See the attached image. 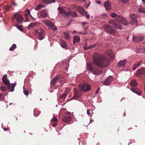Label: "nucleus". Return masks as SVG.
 Segmentation results:
<instances>
[{"mask_svg": "<svg viewBox=\"0 0 145 145\" xmlns=\"http://www.w3.org/2000/svg\"><path fill=\"white\" fill-rule=\"evenodd\" d=\"M93 63L97 66L104 68L109 65L110 61L103 55L95 54L93 56Z\"/></svg>", "mask_w": 145, "mask_h": 145, "instance_id": "f257e3e1", "label": "nucleus"}, {"mask_svg": "<svg viewBox=\"0 0 145 145\" xmlns=\"http://www.w3.org/2000/svg\"><path fill=\"white\" fill-rule=\"evenodd\" d=\"M42 22L47 26L49 27V29H50L54 31L57 30V27H54V24L51 21L45 19L43 20Z\"/></svg>", "mask_w": 145, "mask_h": 145, "instance_id": "f03ea898", "label": "nucleus"}, {"mask_svg": "<svg viewBox=\"0 0 145 145\" xmlns=\"http://www.w3.org/2000/svg\"><path fill=\"white\" fill-rule=\"evenodd\" d=\"M129 16V18H131L130 24L132 25H135L137 26L138 23V21L137 20V15L135 14H130Z\"/></svg>", "mask_w": 145, "mask_h": 145, "instance_id": "7ed1b4c3", "label": "nucleus"}, {"mask_svg": "<svg viewBox=\"0 0 145 145\" xmlns=\"http://www.w3.org/2000/svg\"><path fill=\"white\" fill-rule=\"evenodd\" d=\"M105 31L107 33L114 35L116 32V30L113 29L110 25H105L104 26Z\"/></svg>", "mask_w": 145, "mask_h": 145, "instance_id": "20e7f679", "label": "nucleus"}, {"mask_svg": "<svg viewBox=\"0 0 145 145\" xmlns=\"http://www.w3.org/2000/svg\"><path fill=\"white\" fill-rule=\"evenodd\" d=\"M78 10L82 16H84L87 19L89 18L90 17L89 15L88 14L87 11L85 12V9L83 7H78Z\"/></svg>", "mask_w": 145, "mask_h": 145, "instance_id": "39448f33", "label": "nucleus"}, {"mask_svg": "<svg viewBox=\"0 0 145 145\" xmlns=\"http://www.w3.org/2000/svg\"><path fill=\"white\" fill-rule=\"evenodd\" d=\"M14 16L18 23L21 24L22 23L23 20V18L21 14H19L18 13H16L14 14Z\"/></svg>", "mask_w": 145, "mask_h": 145, "instance_id": "423d86ee", "label": "nucleus"}, {"mask_svg": "<svg viewBox=\"0 0 145 145\" xmlns=\"http://www.w3.org/2000/svg\"><path fill=\"white\" fill-rule=\"evenodd\" d=\"M117 20L119 22L121 23L125 26L127 25L128 24V22L124 18L120 16H118Z\"/></svg>", "mask_w": 145, "mask_h": 145, "instance_id": "0eeeda50", "label": "nucleus"}, {"mask_svg": "<svg viewBox=\"0 0 145 145\" xmlns=\"http://www.w3.org/2000/svg\"><path fill=\"white\" fill-rule=\"evenodd\" d=\"M113 80V78L111 76H109L107 77L103 83L104 85H108L110 84Z\"/></svg>", "mask_w": 145, "mask_h": 145, "instance_id": "6e6552de", "label": "nucleus"}, {"mask_svg": "<svg viewBox=\"0 0 145 145\" xmlns=\"http://www.w3.org/2000/svg\"><path fill=\"white\" fill-rule=\"evenodd\" d=\"M144 39L143 36H139L137 37H134L133 35V40L135 43H138L142 41Z\"/></svg>", "mask_w": 145, "mask_h": 145, "instance_id": "1a4fd4ad", "label": "nucleus"}, {"mask_svg": "<svg viewBox=\"0 0 145 145\" xmlns=\"http://www.w3.org/2000/svg\"><path fill=\"white\" fill-rule=\"evenodd\" d=\"M105 54L106 56H109V57H110L112 60L115 57L114 54L113 53L111 49L108 50L106 51Z\"/></svg>", "mask_w": 145, "mask_h": 145, "instance_id": "9d476101", "label": "nucleus"}, {"mask_svg": "<svg viewBox=\"0 0 145 145\" xmlns=\"http://www.w3.org/2000/svg\"><path fill=\"white\" fill-rule=\"evenodd\" d=\"M104 6L106 10L109 11L111 9V3L109 1H107L105 2Z\"/></svg>", "mask_w": 145, "mask_h": 145, "instance_id": "9b49d317", "label": "nucleus"}, {"mask_svg": "<svg viewBox=\"0 0 145 145\" xmlns=\"http://www.w3.org/2000/svg\"><path fill=\"white\" fill-rule=\"evenodd\" d=\"M102 72L103 71L101 70L94 68L93 71H91V73L95 75L99 76L101 74Z\"/></svg>", "mask_w": 145, "mask_h": 145, "instance_id": "f8f14e48", "label": "nucleus"}, {"mask_svg": "<svg viewBox=\"0 0 145 145\" xmlns=\"http://www.w3.org/2000/svg\"><path fill=\"white\" fill-rule=\"evenodd\" d=\"M145 74V69L144 68H141L138 70L136 72V75L138 76H140Z\"/></svg>", "mask_w": 145, "mask_h": 145, "instance_id": "ddd939ff", "label": "nucleus"}, {"mask_svg": "<svg viewBox=\"0 0 145 145\" xmlns=\"http://www.w3.org/2000/svg\"><path fill=\"white\" fill-rule=\"evenodd\" d=\"M81 89L84 92L89 91L91 89L90 86L87 84L83 85L81 87Z\"/></svg>", "mask_w": 145, "mask_h": 145, "instance_id": "4468645a", "label": "nucleus"}, {"mask_svg": "<svg viewBox=\"0 0 145 145\" xmlns=\"http://www.w3.org/2000/svg\"><path fill=\"white\" fill-rule=\"evenodd\" d=\"M7 75L6 74H5L3 77L2 79L3 83L6 86H8L9 85L10 82L7 78Z\"/></svg>", "mask_w": 145, "mask_h": 145, "instance_id": "2eb2a0df", "label": "nucleus"}, {"mask_svg": "<svg viewBox=\"0 0 145 145\" xmlns=\"http://www.w3.org/2000/svg\"><path fill=\"white\" fill-rule=\"evenodd\" d=\"M16 85V82H14V83H12L11 85H10V83L9 85L7 86L8 89L9 90V91H13L14 90V88Z\"/></svg>", "mask_w": 145, "mask_h": 145, "instance_id": "dca6fc26", "label": "nucleus"}, {"mask_svg": "<svg viewBox=\"0 0 145 145\" xmlns=\"http://www.w3.org/2000/svg\"><path fill=\"white\" fill-rule=\"evenodd\" d=\"M68 115L65 116L64 117V122H69L71 119V118L70 116V113L69 112L68 113Z\"/></svg>", "mask_w": 145, "mask_h": 145, "instance_id": "f3484780", "label": "nucleus"}, {"mask_svg": "<svg viewBox=\"0 0 145 145\" xmlns=\"http://www.w3.org/2000/svg\"><path fill=\"white\" fill-rule=\"evenodd\" d=\"M126 59L120 61L118 63V67H124L126 63Z\"/></svg>", "mask_w": 145, "mask_h": 145, "instance_id": "a211bd4d", "label": "nucleus"}, {"mask_svg": "<svg viewBox=\"0 0 145 145\" xmlns=\"http://www.w3.org/2000/svg\"><path fill=\"white\" fill-rule=\"evenodd\" d=\"M93 69L94 68L91 63H89L87 64V66L86 68V69L87 70L90 71L91 72Z\"/></svg>", "mask_w": 145, "mask_h": 145, "instance_id": "6ab92c4d", "label": "nucleus"}, {"mask_svg": "<svg viewBox=\"0 0 145 145\" xmlns=\"http://www.w3.org/2000/svg\"><path fill=\"white\" fill-rule=\"evenodd\" d=\"M73 43L75 44L79 42L80 40V38L79 36L75 35L73 37Z\"/></svg>", "mask_w": 145, "mask_h": 145, "instance_id": "aec40b11", "label": "nucleus"}, {"mask_svg": "<svg viewBox=\"0 0 145 145\" xmlns=\"http://www.w3.org/2000/svg\"><path fill=\"white\" fill-rule=\"evenodd\" d=\"M142 61V60H141L137 62L134 64L133 67V71L135 70L137 67L140 65Z\"/></svg>", "mask_w": 145, "mask_h": 145, "instance_id": "412c9836", "label": "nucleus"}, {"mask_svg": "<svg viewBox=\"0 0 145 145\" xmlns=\"http://www.w3.org/2000/svg\"><path fill=\"white\" fill-rule=\"evenodd\" d=\"M39 24L36 22L31 23L28 25L27 27V28L28 29H30L37 26Z\"/></svg>", "mask_w": 145, "mask_h": 145, "instance_id": "4be33fe9", "label": "nucleus"}, {"mask_svg": "<svg viewBox=\"0 0 145 145\" xmlns=\"http://www.w3.org/2000/svg\"><path fill=\"white\" fill-rule=\"evenodd\" d=\"M44 33V31L42 30H41L40 32L38 33V35L40 40H42L44 38L43 35Z\"/></svg>", "mask_w": 145, "mask_h": 145, "instance_id": "5701e85b", "label": "nucleus"}, {"mask_svg": "<svg viewBox=\"0 0 145 145\" xmlns=\"http://www.w3.org/2000/svg\"><path fill=\"white\" fill-rule=\"evenodd\" d=\"M64 38L67 40L70 41L71 39L70 35L67 33L64 32Z\"/></svg>", "mask_w": 145, "mask_h": 145, "instance_id": "b1692460", "label": "nucleus"}, {"mask_svg": "<svg viewBox=\"0 0 145 145\" xmlns=\"http://www.w3.org/2000/svg\"><path fill=\"white\" fill-rule=\"evenodd\" d=\"M40 15L42 18H45L47 16V14L45 10H43L40 12Z\"/></svg>", "mask_w": 145, "mask_h": 145, "instance_id": "393cba45", "label": "nucleus"}, {"mask_svg": "<svg viewBox=\"0 0 145 145\" xmlns=\"http://www.w3.org/2000/svg\"><path fill=\"white\" fill-rule=\"evenodd\" d=\"M58 78L57 77L54 78L51 81L50 83L51 85L54 86L56 82H57Z\"/></svg>", "mask_w": 145, "mask_h": 145, "instance_id": "a878e982", "label": "nucleus"}, {"mask_svg": "<svg viewBox=\"0 0 145 145\" xmlns=\"http://www.w3.org/2000/svg\"><path fill=\"white\" fill-rule=\"evenodd\" d=\"M130 83L131 86L132 87L136 86L137 84V82L135 80L131 81Z\"/></svg>", "mask_w": 145, "mask_h": 145, "instance_id": "bb28decb", "label": "nucleus"}, {"mask_svg": "<svg viewBox=\"0 0 145 145\" xmlns=\"http://www.w3.org/2000/svg\"><path fill=\"white\" fill-rule=\"evenodd\" d=\"M70 16L73 17H76L78 16L77 13L74 12H71Z\"/></svg>", "mask_w": 145, "mask_h": 145, "instance_id": "cd10ccee", "label": "nucleus"}, {"mask_svg": "<svg viewBox=\"0 0 145 145\" xmlns=\"http://www.w3.org/2000/svg\"><path fill=\"white\" fill-rule=\"evenodd\" d=\"M138 12H142L145 14V9L143 8H140L138 10Z\"/></svg>", "mask_w": 145, "mask_h": 145, "instance_id": "c85d7f7f", "label": "nucleus"}, {"mask_svg": "<svg viewBox=\"0 0 145 145\" xmlns=\"http://www.w3.org/2000/svg\"><path fill=\"white\" fill-rule=\"evenodd\" d=\"M23 92L25 95H28L29 94V92L28 90H26L24 86L23 87Z\"/></svg>", "mask_w": 145, "mask_h": 145, "instance_id": "c756f323", "label": "nucleus"}, {"mask_svg": "<svg viewBox=\"0 0 145 145\" xmlns=\"http://www.w3.org/2000/svg\"><path fill=\"white\" fill-rule=\"evenodd\" d=\"M45 6L43 5H42L40 4L39 5L35 8V10H39L40 8L42 7L44 8Z\"/></svg>", "mask_w": 145, "mask_h": 145, "instance_id": "7c9ffc66", "label": "nucleus"}, {"mask_svg": "<svg viewBox=\"0 0 145 145\" xmlns=\"http://www.w3.org/2000/svg\"><path fill=\"white\" fill-rule=\"evenodd\" d=\"M16 48V45L15 44H13L10 47L9 50L10 51H13Z\"/></svg>", "mask_w": 145, "mask_h": 145, "instance_id": "2f4dec72", "label": "nucleus"}, {"mask_svg": "<svg viewBox=\"0 0 145 145\" xmlns=\"http://www.w3.org/2000/svg\"><path fill=\"white\" fill-rule=\"evenodd\" d=\"M58 10L59 11V13L63 14V10L62 7H59Z\"/></svg>", "mask_w": 145, "mask_h": 145, "instance_id": "473e14b6", "label": "nucleus"}, {"mask_svg": "<svg viewBox=\"0 0 145 145\" xmlns=\"http://www.w3.org/2000/svg\"><path fill=\"white\" fill-rule=\"evenodd\" d=\"M16 27L20 30L21 31H23V29L22 28V27L21 25H18L16 24Z\"/></svg>", "mask_w": 145, "mask_h": 145, "instance_id": "72a5a7b5", "label": "nucleus"}, {"mask_svg": "<svg viewBox=\"0 0 145 145\" xmlns=\"http://www.w3.org/2000/svg\"><path fill=\"white\" fill-rule=\"evenodd\" d=\"M65 15V16H70V12H67L64 10V15Z\"/></svg>", "mask_w": 145, "mask_h": 145, "instance_id": "f704fd0d", "label": "nucleus"}, {"mask_svg": "<svg viewBox=\"0 0 145 145\" xmlns=\"http://www.w3.org/2000/svg\"><path fill=\"white\" fill-rule=\"evenodd\" d=\"M131 90L134 93H137V94H138V95H140L141 94V93H142L141 92H140V91L139 92H136V91H135V89H131Z\"/></svg>", "mask_w": 145, "mask_h": 145, "instance_id": "c9c22d12", "label": "nucleus"}, {"mask_svg": "<svg viewBox=\"0 0 145 145\" xmlns=\"http://www.w3.org/2000/svg\"><path fill=\"white\" fill-rule=\"evenodd\" d=\"M51 121L52 122L54 121L55 122L57 123V121L56 117H54L53 119H52Z\"/></svg>", "mask_w": 145, "mask_h": 145, "instance_id": "e433bc0d", "label": "nucleus"}, {"mask_svg": "<svg viewBox=\"0 0 145 145\" xmlns=\"http://www.w3.org/2000/svg\"><path fill=\"white\" fill-rule=\"evenodd\" d=\"M1 90L2 91H5L7 90L6 87L4 86H1L0 88Z\"/></svg>", "mask_w": 145, "mask_h": 145, "instance_id": "4c0bfd02", "label": "nucleus"}, {"mask_svg": "<svg viewBox=\"0 0 145 145\" xmlns=\"http://www.w3.org/2000/svg\"><path fill=\"white\" fill-rule=\"evenodd\" d=\"M111 16L113 18H115L117 16V14L114 13H112L110 14Z\"/></svg>", "mask_w": 145, "mask_h": 145, "instance_id": "58836bf2", "label": "nucleus"}, {"mask_svg": "<svg viewBox=\"0 0 145 145\" xmlns=\"http://www.w3.org/2000/svg\"><path fill=\"white\" fill-rule=\"evenodd\" d=\"M87 113L88 115H90L92 114L93 111L92 110H87Z\"/></svg>", "mask_w": 145, "mask_h": 145, "instance_id": "ea45409f", "label": "nucleus"}, {"mask_svg": "<svg viewBox=\"0 0 145 145\" xmlns=\"http://www.w3.org/2000/svg\"><path fill=\"white\" fill-rule=\"evenodd\" d=\"M42 2L44 3L48 4L50 3H51L49 2V0H42Z\"/></svg>", "mask_w": 145, "mask_h": 145, "instance_id": "a19ab883", "label": "nucleus"}, {"mask_svg": "<svg viewBox=\"0 0 145 145\" xmlns=\"http://www.w3.org/2000/svg\"><path fill=\"white\" fill-rule=\"evenodd\" d=\"M115 20H110L108 21V23L110 24H112L113 25H114V22Z\"/></svg>", "mask_w": 145, "mask_h": 145, "instance_id": "79ce46f5", "label": "nucleus"}, {"mask_svg": "<svg viewBox=\"0 0 145 145\" xmlns=\"http://www.w3.org/2000/svg\"><path fill=\"white\" fill-rule=\"evenodd\" d=\"M122 3H127L129 2V0H120Z\"/></svg>", "mask_w": 145, "mask_h": 145, "instance_id": "37998d69", "label": "nucleus"}, {"mask_svg": "<svg viewBox=\"0 0 145 145\" xmlns=\"http://www.w3.org/2000/svg\"><path fill=\"white\" fill-rule=\"evenodd\" d=\"M11 7V6H6L5 7V10L6 11H7Z\"/></svg>", "mask_w": 145, "mask_h": 145, "instance_id": "c03bdc74", "label": "nucleus"}, {"mask_svg": "<svg viewBox=\"0 0 145 145\" xmlns=\"http://www.w3.org/2000/svg\"><path fill=\"white\" fill-rule=\"evenodd\" d=\"M68 92V91L67 89L65 91V93H64V99L65 98V96L67 95V94Z\"/></svg>", "mask_w": 145, "mask_h": 145, "instance_id": "a18cd8bd", "label": "nucleus"}, {"mask_svg": "<svg viewBox=\"0 0 145 145\" xmlns=\"http://www.w3.org/2000/svg\"><path fill=\"white\" fill-rule=\"evenodd\" d=\"M118 23L116 22V21L114 22V25H113L116 27H118Z\"/></svg>", "mask_w": 145, "mask_h": 145, "instance_id": "49530a36", "label": "nucleus"}, {"mask_svg": "<svg viewBox=\"0 0 145 145\" xmlns=\"http://www.w3.org/2000/svg\"><path fill=\"white\" fill-rule=\"evenodd\" d=\"M100 87H99L96 91L95 93V94H97L99 92V90H100Z\"/></svg>", "mask_w": 145, "mask_h": 145, "instance_id": "de8ad7c7", "label": "nucleus"}, {"mask_svg": "<svg viewBox=\"0 0 145 145\" xmlns=\"http://www.w3.org/2000/svg\"><path fill=\"white\" fill-rule=\"evenodd\" d=\"M116 29H119L120 30H121L122 29V26L120 25H118V27H116Z\"/></svg>", "mask_w": 145, "mask_h": 145, "instance_id": "09e8293b", "label": "nucleus"}, {"mask_svg": "<svg viewBox=\"0 0 145 145\" xmlns=\"http://www.w3.org/2000/svg\"><path fill=\"white\" fill-rule=\"evenodd\" d=\"M26 12H27V13L29 14L30 16L32 17V16L30 14V11L28 9H27L26 10Z\"/></svg>", "mask_w": 145, "mask_h": 145, "instance_id": "8fccbe9b", "label": "nucleus"}, {"mask_svg": "<svg viewBox=\"0 0 145 145\" xmlns=\"http://www.w3.org/2000/svg\"><path fill=\"white\" fill-rule=\"evenodd\" d=\"M84 48L86 50H87V49H88L91 48H90V46H89L88 47L87 46H85L84 47Z\"/></svg>", "mask_w": 145, "mask_h": 145, "instance_id": "3c124183", "label": "nucleus"}, {"mask_svg": "<svg viewBox=\"0 0 145 145\" xmlns=\"http://www.w3.org/2000/svg\"><path fill=\"white\" fill-rule=\"evenodd\" d=\"M67 47V45L66 43L64 41V48Z\"/></svg>", "mask_w": 145, "mask_h": 145, "instance_id": "603ef678", "label": "nucleus"}, {"mask_svg": "<svg viewBox=\"0 0 145 145\" xmlns=\"http://www.w3.org/2000/svg\"><path fill=\"white\" fill-rule=\"evenodd\" d=\"M95 2L97 4L100 5L101 4V2L100 1H97Z\"/></svg>", "mask_w": 145, "mask_h": 145, "instance_id": "864d4df0", "label": "nucleus"}, {"mask_svg": "<svg viewBox=\"0 0 145 145\" xmlns=\"http://www.w3.org/2000/svg\"><path fill=\"white\" fill-rule=\"evenodd\" d=\"M95 46H96V44H93L92 45L90 46V48H94V47H95Z\"/></svg>", "mask_w": 145, "mask_h": 145, "instance_id": "5fc2aeb1", "label": "nucleus"}, {"mask_svg": "<svg viewBox=\"0 0 145 145\" xmlns=\"http://www.w3.org/2000/svg\"><path fill=\"white\" fill-rule=\"evenodd\" d=\"M57 123L55 122L54 124H52V126H53V127H55L57 125Z\"/></svg>", "mask_w": 145, "mask_h": 145, "instance_id": "6e6d98bb", "label": "nucleus"}, {"mask_svg": "<svg viewBox=\"0 0 145 145\" xmlns=\"http://www.w3.org/2000/svg\"><path fill=\"white\" fill-rule=\"evenodd\" d=\"M143 53H145V48H143L142 49Z\"/></svg>", "mask_w": 145, "mask_h": 145, "instance_id": "4d7b16f0", "label": "nucleus"}, {"mask_svg": "<svg viewBox=\"0 0 145 145\" xmlns=\"http://www.w3.org/2000/svg\"><path fill=\"white\" fill-rule=\"evenodd\" d=\"M87 24V22H82V25L83 26L84 25H86Z\"/></svg>", "mask_w": 145, "mask_h": 145, "instance_id": "13d9d810", "label": "nucleus"}, {"mask_svg": "<svg viewBox=\"0 0 145 145\" xmlns=\"http://www.w3.org/2000/svg\"><path fill=\"white\" fill-rule=\"evenodd\" d=\"M72 21L71 20L69 22L68 25H69L70 24H71V23H72Z\"/></svg>", "mask_w": 145, "mask_h": 145, "instance_id": "bf43d9fd", "label": "nucleus"}, {"mask_svg": "<svg viewBox=\"0 0 145 145\" xmlns=\"http://www.w3.org/2000/svg\"><path fill=\"white\" fill-rule=\"evenodd\" d=\"M12 4L14 6H16L17 5L16 4H15L14 3V2L13 3H12Z\"/></svg>", "mask_w": 145, "mask_h": 145, "instance_id": "052dcab7", "label": "nucleus"}, {"mask_svg": "<svg viewBox=\"0 0 145 145\" xmlns=\"http://www.w3.org/2000/svg\"><path fill=\"white\" fill-rule=\"evenodd\" d=\"M92 121H93V120H90V122H89V123L87 125H88L89 124V123H91V122Z\"/></svg>", "mask_w": 145, "mask_h": 145, "instance_id": "680f3d73", "label": "nucleus"}, {"mask_svg": "<svg viewBox=\"0 0 145 145\" xmlns=\"http://www.w3.org/2000/svg\"><path fill=\"white\" fill-rule=\"evenodd\" d=\"M4 131H6L8 130V129H7L6 128H4Z\"/></svg>", "mask_w": 145, "mask_h": 145, "instance_id": "e2e57ef3", "label": "nucleus"}, {"mask_svg": "<svg viewBox=\"0 0 145 145\" xmlns=\"http://www.w3.org/2000/svg\"><path fill=\"white\" fill-rule=\"evenodd\" d=\"M76 33V31H75V30H74V31H73V32H72V33Z\"/></svg>", "mask_w": 145, "mask_h": 145, "instance_id": "0e129e2a", "label": "nucleus"}, {"mask_svg": "<svg viewBox=\"0 0 145 145\" xmlns=\"http://www.w3.org/2000/svg\"><path fill=\"white\" fill-rule=\"evenodd\" d=\"M123 116H126V113H125V112H124V113H123Z\"/></svg>", "mask_w": 145, "mask_h": 145, "instance_id": "69168bd1", "label": "nucleus"}, {"mask_svg": "<svg viewBox=\"0 0 145 145\" xmlns=\"http://www.w3.org/2000/svg\"><path fill=\"white\" fill-rule=\"evenodd\" d=\"M90 3V2H89L88 5V6H89V5Z\"/></svg>", "mask_w": 145, "mask_h": 145, "instance_id": "338daca9", "label": "nucleus"}, {"mask_svg": "<svg viewBox=\"0 0 145 145\" xmlns=\"http://www.w3.org/2000/svg\"><path fill=\"white\" fill-rule=\"evenodd\" d=\"M144 3H145V0H142Z\"/></svg>", "mask_w": 145, "mask_h": 145, "instance_id": "774afa93", "label": "nucleus"}]
</instances>
